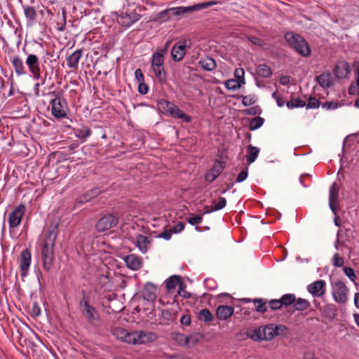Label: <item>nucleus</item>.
<instances>
[{
  "mask_svg": "<svg viewBox=\"0 0 359 359\" xmlns=\"http://www.w3.org/2000/svg\"><path fill=\"white\" fill-rule=\"evenodd\" d=\"M82 50L78 49L73 52L69 57H67V66L72 71H76L78 69V64L82 56Z\"/></svg>",
  "mask_w": 359,
  "mask_h": 359,
  "instance_id": "18",
  "label": "nucleus"
},
{
  "mask_svg": "<svg viewBox=\"0 0 359 359\" xmlns=\"http://www.w3.org/2000/svg\"><path fill=\"white\" fill-rule=\"evenodd\" d=\"M285 39L292 48L303 57H309L311 55V49L307 41L300 35L293 32L285 34Z\"/></svg>",
  "mask_w": 359,
  "mask_h": 359,
  "instance_id": "4",
  "label": "nucleus"
},
{
  "mask_svg": "<svg viewBox=\"0 0 359 359\" xmlns=\"http://www.w3.org/2000/svg\"><path fill=\"white\" fill-rule=\"evenodd\" d=\"M271 310L275 311L281 309L282 304L280 299H271L267 302Z\"/></svg>",
  "mask_w": 359,
  "mask_h": 359,
  "instance_id": "51",
  "label": "nucleus"
},
{
  "mask_svg": "<svg viewBox=\"0 0 359 359\" xmlns=\"http://www.w3.org/2000/svg\"><path fill=\"white\" fill-rule=\"evenodd\" d=\"M244 113L248 115H259L262 113V110L259 106H255L244 110Z\"/></svg>",
  "mask_w": 359,
  "mask_h": 359,
  "instance_id": "55",
  "label": "nucleus"
},
{
  "mask_svg": "<svg viewBox=\"0 0 359 359\" xmlns=\"http://www.w3.org/2000/svg\"><path fill=\"white\" fill-rule=\"evenodd\" d=\"M173 339L180 344L187 345V336L183 334L176 333L174 334Z\"/></svg>",
  "mask_w": 359,
  "mask_h": 359,
  "instance_id": "52",
  "label": "nucleus"
},
{
  "mask_svg": "<svg viewBox=\"0 0 359 359\" xmlns=\"http://www.w3.org/2000/svg\"><path fill=\"white\" fill-rule=\"evenodd\" d=\"M316 80L319 85L323 88H329L333 85V81L330 73H323L316 76Z\"/></svg>",
  "mask_w": 359,
  "mask_h": 359,
  "instance_id": "29",
  "label": "nucleus"
},
{
  "mask_svg": "<svg viewBox=\"0 0 359 359\" xmlns=\"http://www.w3.org/2000/svg\"><path fill=\"white\" fill-rule=\"evenodd\" d=\"M26 208L23 204L17 206L8 215L9 226L14 229L19 226L25 214Z\"/></svg>",
  "mask_w": 359,
  "mask_h": 359,
  "instance_id": "10",
  "label": "nucleus"
},
{
  "mask_svg": "<svg viewBox=\"0 0 359 359\" xmlns=\"http://www.w3.org/2000/svg\"><path fill=\"white\" fill-rule=\"evenodd\" d=\"M25 15L26 18L30 20H34L36 19V13L35 9L32 6L25 7L24 9Z\"/></svg>",
  "mask_w": 359,
  "mask_h": 359,
  "instance_id": "45",
  "label": "nucleus"
},
{
  "mask_svg": "<svg viewBox=\"0 0 359 359\" xmlns=\"http://www.w3.org/2000/svg\"><path fill=\"white\" fill-rule=\"evenodd\" d=\"M350 67L346 61L338 62L334 67V74L337 79H344L350 73Z\"/></svg>",
  "mask_w": 359,
  "mask_h": 359,
  "instance_id": "17",
  "label": "nucleus"
},
{
  "mask_svg": "<svg viewBox=\"0 0 359 359\" xmlns=\"http://www.w3.org/2000/svg\"><path fill=\"white\" fill-rule=\"evenodd\" d=\"M236 338L237 340H243L250 338V332L247 330H241L236 334Z\"/></svg>",
  "mask_w": 359,
  "mask_h": 359,
  "instance_id": "58",
  "label": "nucleus"
},
{
  "mask_svg": "<svg viewBox=\"0 0 359 359\" xmlns=\"http://www.w3.org/2000/svg\"><path fill=\"white\" fill-rule=\"evenodd\" d=\"M294 304V310L296 311H303L310 306V302L308 300L302 298H298L297 299L295 300V302Z\"/></svg>",
  "mask_w": 359,
  "mask_h": 359,
  "instance_id": "36",
  "label": "nucleus"
},
{
  "mask_svg": "<svg viewBox=\"0 0 359 359\" xmlns=\"http://www.w3.org/2000/svg\"><path fill=\"white\" fill-rule=\"evenodd\" d=\"M149 90L148 86L144 82L139 83L138 92L141 95H145L147 93Z\"/></svg>",
  "mask_w": 359,
  "mask_h": 359,
  "instance_id": "60",
  "label": "nucleus"
},
{
  "mask_svg": "<svg viewBox=\"0 0 359 359\" xmlns=\"http://www.w3.org/2000/svg\"><path fill=\"white\" fill-rule=\"evenodd\" d=\"M256 72L259 76L264 78H269L272 74V70L265 64L258 65Z\"/></svg>",
  "mask_w": 359,
  "mask_h": 359,
  "instance_id": "34",
  "label": "nucleus"
},
{
  "mask_svg": "<svg viewBox=\"0 0 359 359\" xmlns=\"http://www.w3.org/2000/svg\"><path fill=\"white\" fill-rule=\"evenodd\" d=\"M338 196H339V187H337L336 183H334L331 186L330 189V198H329L330 208L334 212H335V211L337 210L335 203L338 201Z\"/></svg>",
  "mask_w": 359,
  "mask_h": 359,
  "instance_id": "25",
  "label": "nucleus"
},
{
  "mask_svg": "<svg viewBox=\"0 0 359 359\" xmlns=\"http://www.w3.org/2000/svg\"><path fill=\"white\" fill-rule=\"evenodd\" d=\"M100 194L99 189H93L83 195V200L82 201L87 202L90 199L97 196Z\"/></svg>",
  "mask_w": 359,
  "mask_h": 359,
  "instance_id": "42",
  "label": "nucleus"
},
{
  "mask_svg": "<svg viewBox=\"0 0 359 359\" xmlns=\"http://www.w3.org/2000/svg\"><path fill=\"white\" fill-rule=\"evenodd\" d=\"M247 151L248 154L246 156V160L248 163L250 164L256 160L259 152V149L257 147H254L250 144L247 148Z\"/></svg>",
  "mask_w": 359,
  "mask_h": 359,
  "instance_id": "32",
  "label": "nucleus"
},
{
  "mask_svg": "<svg viewBox=\"0 0 359 359\" xmlns=\"http://www.w3.org/2000/svg\"><path fill=\"white\" fill-rule=\"evenodd\" d=\"M198 64L203 69L209 72L214 70L217 67V63L215 60L208 56L201 58Z\"/></svg>",
  "mask_w": 359,
  "mask_h": 359,
  "instance_id": "27",
  "label": "nucleus"
},
{
  "mask_svg": "<svg viewBox=\"0 0 359 359\" xmlns=\"http://www.w3.org/2000/svg\"><path fill=\"white\" fill-rule=\"evenodd\" d=\"M187 53V44L185 41L177 42L171 50L172 58L175 62L181 61Z\"/></svg>",
  "mask_w": 359,
  "mask_h": 359,
  "instance_id": "14",
  "label": "nucleus"
},
{
  "mask_svg": "<svg viewBox=\"0 0 359 359\" xmlns=\"http://www.w3.org/2000/svg\"><path fill=\"white\" fill-rule=\"evenodd\" d=\"M203 220L202 215H195L192 213L190 214V216L187 218V221L191 225H196L200 224Z\"/></svg>",
  "mask_w": 359,
  "mask_h": 359,
  "instance_id": "47",
  "label": "nucleus"
},
{
  "mask_svg": "<svg viewBox=\"0 0 359 359\" xmlns=\"http://www.w3.org/2000/svg\"><path fill=\"white\" fill-rule=\"evenodd\" d=\"M11 63L18 76L24 75L26 74L23 61L19 56H13L11 59Z\"/></svg>",
  "mask_w": 359,
  "mask_h": 359,
  "instance_id": "28",
  "label": "nucleus"
},
{
  "mask_svg": "<svg viewBox=\"0 0 359 359\" xmlns=\"http://www.w3.org/2000/svg\"><path fill=\"white\" fill-rule=\"evenodd\" d=\"M338 105L339 104L337 102H334L332 101V102H325L322 104V107L327 110L335 109L337 108Z\"/></svg>",
  "mask_w": 359,
  "mask_h": 359,
  "instance_id": "59",
  "label": "nucleus"
},
{
  "mask_svg": "<svg viewBox=\"0 0 359 359\" xmlns=\"http://www.w3.org/2000/svg\"><path fill=\"white\" fill-rule=\"evenodd\" d=\"M344 273L352 280L354 281L356 279L354 270L351 267L345 266L343 268Z\"/></svg>",
  "mask_w": 359,
  "mask_h": 359,
  "instance_id": "56",
  "label": "nucleus"
},
{
  "mask_svg": "<svg viewBox=\"0 0 359 359\" xmlns=\"http://www.w3.org/2000/svg\"><path fill=\"white\" fill-rule=\"evenodd\" d=\"M250 338L252 339L255 341L264 339L262 330H261L260 327L258 329L254 330L252 332V334L250 333Z\"/></svg>",
  "mask_w": 359,
  "mask_h": 359,
  "instance_id": "53",
  "label": "nucleus"
},
{
  "mask_svg": "<svg viewBox=\"0 0 359 359\" xmlns=\"http://www.w3.org/2000/svg\"><path fill=\"white\" fill-rule=\"evenodd\" d=\"M234 311L231 306L220 305L216 309V316L219 320H226L230 318Z\"/></svg>",
  "mask_w": 359,
  "mask_h": 359,
  "instance_id": "19",
  "label": "nucleus"
},
{
  "mask_svg": "<svg viewBox=\"0 0 359 359\" xmlns=\"http://www.w3.org/2000/svg\"><path fill=\"white\" fill-rule=\"evenodd\" d=\"M248 177V169L243 170L241 171L236 178V182H241L244 181Z\"/></svg>",
  "mask_w": 359,
  "mask_h": 359,
  "instance_id": "64",
  "label": "nucleus"
},
{
  "mask_svg": "<svg viewBox=\"0 0 359 359\" xmlns=\"http://www.w3.org/2000/svg\"><path fill=\"white\" fill-rule=\"evenodd\" d=\"M64 94L65 93L62 89H57L48 93V95L53 97L50 101L51 113L57 119L67 117L69 108Z\"/></svg>",
  "mask_w": 359,
  "mask_h": 359,
  "instance_id": "2",
  "label": "nucleus"
},
{
  "mask_svg": "<svg viewBox=\"0 0 359 359\" xmlns=\"http://www.w3.org/2000/svg\"><path fill=\"white\" fill-rule=\"evenodd\" d=\"M29 71L34 79H39L41 77V68L39 57L34 54L27 55L26 62Z\"/></svg>",
  "mask_w": 359,
  "mask_h": 359,
  "instance_id": "9",
  "label": "nucleus"
},
{
  "mask_svg": "<svg viewBox=\"0 0 359 359\" xmlns=\"http://www.w3.org/2000/svg\"><path fill=\"white\" fill-rule=\"evenodd\" d=\"M280 299L283 306H288L295 302L296 297L293 294H286L283 295Z\"/></svg>",
  "mask_w": 359,
  "mask_h": 359,
  "instance_id": "37",
  "label": "nucleus"
},
{
  "mask_svg": "<svg viewBox=\"0 0 359 359\" xmlns=\"http://www.w3.org/2000/svg\"><path fill=\"white\" fill-rule=\"evenodd\" d=\"M124 261L126 266L133 271L139 270L142 266V259L134 254L127 255L124 258Z\"/></svg>",
  "mask_w": 359,
  "mask_h": 359,
  "instance_id": "20",
  "label": "nucleus"
},
{
  "mask_svg": "<svg viewBox=\"0 0 359 359\" xmlns=\"http://www.w3.org/2000/svg\"><path fill=\"white\" fill-rule=\"evenodd\" d=\"M158 110L163 114L171 116L174 118H180L186 123H189L191 121V117L187 115L184 111L178 108L174 103L169 102L166 100L161 99L157 102Z\"/></svg>",
  "mask_w": 359,
  "mask_h": 359,
  "instance_id": "3",
  "label": "nucleus"
},
{
  "mask_svg": "<svg viewBox=\"0 0 359 359\" xmlns=\"http://www.w3.org/2000/svg\"><path fill=\"white\" fill-rule=\"evenodd\" d=\"M278 326L273 324L268 325L262 329L263 339L266 341L271 340L278 334Z\"/></svg>",
  "mask_w": 359,
  "mask_h": 359,
  "instance_id": "24",
  "label": "nucleus"
},
{
  "mask_svg": "<svg viewBox=\"0 0 359 359\" xmlns=\"http://www.w3.org/2000/svg\"><path fill=\"white\" fill-rule=\"evenodd\" d=\"M325 281L318 280L307 286L308 292L313 297H321L325 293Z\"/></svg>",
  "mask_w": 359,
  "mask_h": 359,
  "instance_id": "13",
  "label": "nucleus"
},
{
  "mask_svg": "<svg viewBox=\"0 0 359 359\" xmlns=\"http://www.w3.org/2000/svg\"><path fill=\"white\" fill-rule=\"evenodd\" d=\"M215 2L210 1L208 3L198 4L191 6L188 7H177L171 8L170 11L172 12L174 15H183L186 13L192 12L194 11H198L203 8H206L208 6L214 4Z\"/></svg>",
  "mask_w": 359,
  "mask_h": 359,
  "instance_id": "12",
  "label": "nucleus"
},
{
  "mask_svg": "<svg viewBox=\"0 0 359 359\" xmlns=\"http://www.w3.org/2000/svg\"><path fill=\"white\" fill-rule=\"evenodd\" d=\"M224 162L217 160L212 168H211L205 176V179L208 182H212L222 172L224 165Z\"/></svg>",
  "mask_w": 359,
  "mask_h": 359,
  "instance_id": "16",
  "label": "nucleus"
},
{
  "mask_svg": "<svg viewBox=\"0 0 359 359\" xmlns=\"http://www.w3.org/2000/svg\"><path fill=\"white\" fill-rule=\"evenodd\" d=\"M31 252L28 248L24 250L20 254V268L22 277L27 275L31 263Z\"/></svg>",
  "mask_w": 359,
  "mask_h": 359,
  "instance_id": "15",
  "label": "nucleus"
},
{
  "mask_svg": "<svg viewBox=\"0 0 359 359\" xmlns=\"http://www.w3.org/2000/svg\"><path fill=\"white\" fill-rule=\"evenodd\" d=\"M255 306V311L259 313H264L267 311V306L266 304L268 302L267 299L259 298V299H255L252 300Z\"/></svg>",
  "mask_w": 359,
  "mask_h": 359,
  "instance_id": "33",
  "label": "nucleus"
},
{
  "mask_svg": "<svg viewBox=\"0 0 359 359\" xmlns=\"http://www.w3.org/2000/svg\"><path fill=\"white\" fill-rule=\"evenodd\" d=\"M79 309L81 311L83 316L87 321L94 325L95 322L100 319V316L97 310L88 303V298L86 297L85 292H83V297L79 302Z\"/></svg>",
  "mask_w": 359,
  "mask_h": 359,
  "instance_id": "6",
  "label": "nucleus"
},
{
  "mask_svg": "<svg viewBox=\"0 0 359 359\" xmlns=\"http://www.w3.org/2000/svg\"><path fill=\"white\" fill-rule=\"evenodd\" d=\"M272 97L276 100L278 107H283L284 105L285 102L276 91L272 94Z\"/></svg>",
  "mask_w": 359,
  "mask_h": 359,
  "instance_id": "63",
  "label": "nucleus"
},
{
  "mask_svg": "<svg viewBox=\"0 0 359 359\" xmlns=\"http://www.w3.org/2000/svg\"><path fill=\"white\" fill-rule=\"evenodd\" d=\"M348 288L341 280L335 281L332 285V296L336 302L346 304L348 300Z\"/></svg>",
  "mask_w": 359,
  "mask_h": 359,
  "instance_id": "7",
  "label": "nucleus"
},
{
  "mask_svg": "<svg viewBox=\"0 0 359 359\" xmlns=\"http://www.w3.org/2000/svg\"><path fill=\"white\" fill-rule=\"evenodd\" d=\"M321 312L323 317L329 320H332L336 316V306L334 304H327L322 308Z\"/></svg>",
  "mask_w": 359,
  "mask_h": 359,
  "instance_id": "30",
  "label": "nucleus"
},
{
  "mask_svg": "<svg viewBox=\"0 0 359 359\" xmlns=\"http://www.w3.org/2000/svg\"><path fill=\"white\" fill-rule=\"evenodd\" d=\"M137 344L153 342L157 339V335L148 331H137Z\"/></svg>",
  "mask_w": 359,
  "mask_h": 359,
  "instance_id": "21",
  "label": "nucleus"
},
{
  "mask_svg": "<svg viewBox=\"0 0 359 359\" xmlns=\"http://www.w3.org/2000/svg\"><path fill=\"white\" fill-rule=\"evenodd\" d=\"M135 79L137 80L138 83L144 81V74L140 69H137L135 72Z\"/></svg>",
  "mask_w": 359,
  "mask_h": 359,
  "instance_id": "62",
  "label": "nucleus"
},
{
  "mask_svg": "<svg viewBox=\"0 0 359 359\" xmlns=\"http://www.w3.org/2000/svg\"><path fill=\"white\" fill-rule=\"evenodd\" d=\"M177 285H179L178 294L184 298H189L191 297L189 292H184V294L181 292L183 287H185V285L180 276H172L166 280V288L168 290L175 288Z\"/></svg>",
  "mask_w": 359,
  "mask_h": 359,
  "instance_id": "11",
  "label": "nucleus"
},
{
  "mask_svg": "<svg viewBox=\"0 0 359 359\" xmlns=\"http://www.w3.org/2000/svg\"><path fill=\"white\" fill-rule=\"evenodd\" d=\"M58 222H52L47 228L40 244L43 269L46 272H49L53 265L55 240L58 234Z\"/></svg>",
  "mask_w": 359,
  "mask_h": 359,
  "instance_id": "1",
  "label": "nucleus"
},
{
  "mask_svg": "<svg viewBox=\"0 0 359 359\" xmlns=\"http://www.w3.org/2000/svg\"><path fill=\"white\" fill-rule=\"evenodd\" d=\"M30 314L32 317H38L41 314V309L36 302L32 304Z\"/></svg>",
  "mask_w": 359,
  "mask_h": 359,
  "instance_id": "57",
  "label": "nucleus"
},
{
  "mask_svg": "<svg viewBox=\"0 0 359 359\" xmlns=\"http://www.w3.org/2000/svg\"><path fill=\"white\" fill-rule=\"evenodd\" d=\"M91 130L85 126H81L74 128V133L76 137L85 141L91 135Z\"/></svg>",
  "mask_w": 359,
  "mask_h": 359,
  "instance_id": "31",
  "label": "nucleus"
},
{
  "mask_svg": "<svg viewBox=\"0 0 359 359\" xmlns=\"http://www.w3.org/2000/svg\"><path fill=\"white\" fill-rule=\"evenodd\" d=\"M140 15L135 13H125L119 18V22L125 27H129L140 19Z\"/></svg>",
  "mask_w": 359,
  "mask_h": 359,
  "instance_id": "22",
  "label": "nucleus"
},
{
  "mask_svg": "<svg viewBox=\"0 0 359 359\" xmlns=\"http://www.w3.org/2000/svg\"><path fill=\"white\" fill-rule=\"evenodd\" d=\"M198 319L205 323L212 320L213 315L208 309H203L198 313Z\"/></svg>",
  "mask_w": 359,
  "mask_h": 359,
  "instance_id": "38",
  "label": "nucleus"
},
{
  "mask_svg": "<svg viewBox=\"0 0 359 359\" xmlns=\"http://www.w3.org/2000/svg\"><path fill=\"white\" fill-rule=\"evenodd\" d=\"M344 259L339 254L334 255L332 258V264L334 266L341 267L344 265Z\"/></svg>",
  "mask_w": 359,
  "mask_h": 359,
  "instance_id": "54",
  "label": "nucleus"
},
{
  "mask_svg": "<svg viewBox=\"0 0 359 359\" xmlns=\"http://www.w3.org/2000/svg\"><path fill=\"white\" fill-rule=\"evenodd\" d=\"M164 58L163 53L156 52L151 60V69L155 75L156 79L161 83L166 82V74L163 65Z\"/></svg>",
  "mask_w": 359,
  "mask_h": 359,
  "instance_id": "5",
  "label": "nucleus"
},
{
  "mask_svg": "<svg viewBox=\"0 0 359 359\" xmlns=\"http://www.w3.org/2000/svg\"><path fill=\"white\" fill-rule=\"evenodd\" d=\"M137 331L134 332H128V334L126 335V337L123 340L124 342L128 343L129 344H137Z\"/></svg>",
  "mask_w": 359,
  "mask_h": 359,
  "instance_id": "41",
  "label": "nucleus"
},
{
  "mask_svg": "<svg viewBox=\"0 0 359 359\" xmlns=\"http://www.w3.org/2000/svg\"><path fill=\"white\" fill-rule=\"evenodd\" d=\"M225 86L229 90H236L240 88V85L236 79H228L225 82Z\"/></svg>",
  "mask_w": 359,
  "mask_h": 359,
  "instance_id": "48",
  "label": "nucleus"
},
{
  "mask_svg": "<svg viewBox=\"0 0 359 359\" xmlns=\"http://www.w3.org/2000/svg\"><path fill=\"white\" fill-rule=\"evenodd\" d=\"M264 122V119L262 117L257 116L253 118L250 121L249 129L250 130H255L260 128Z\"/></svg>",
  "mask_w": 359,
  "mask_h": 359,
  "instance_id": "39",
  "label": "nucleus"
},
{
  "mask_svg": "<svg viewBox=\"0 0 359 359\" xmlns=\"http://www.w3.org/2000/svg\"><path fill=\"white\" fill-rule=\"evenodd\" d=\"M156 287L151 283H147L142 291V297L145 300L154 302L156 298Z\"/></svg>",
  "mask_w": 359,
  "mask_h": 359,
  "instance_id": "23",
  "label": "nucleus"
},
{
  "mask_svg": "<svg viewBox=\"0 0 359 359\" xmlns=\"http://www.w3.org/2000/svg\"><path fill=\"white\" fill-rule=\"evenodd\" d=\"M320 104V102L318 99H316V97H310L309 99V102L307 104L306 103L305 107L307 109H314V108L319 107Z\"/></svg>",
  "mask_w": 359,
  "mask_h": 359,
  "instance_id": "49",
  "label": "nucleus"
},
{
  "mask_svg": "<svg viewBox=\"0 0 359 359\" xmlns=\"http://www.w3.org/2000/svg\"><path fill=\"white\" fill-rule=\"evenodd\" d=\"M203 339V335L199 333H194L187 336V345L194 346Z\"/></svg>",
  "mask_w": 359,
  "mask_h": 359,
  "instance_id": "40",
  "label": "nucleus"
},
{
  "mask_svg": "<svg viewBox=\"0 0 359 359\" xmlns=\"http://www.w3.org/2000/svg\"><path fill=\"white\" fill-rule=\"evenodd\" d=\"M118 218L116 215L107 214L101 217L95 224V229L98 232H104L117 225Z\"/></svg>",
  "mask_w": 359,
  "mask_h": 359,
  "instance_id": "8",
  "label": "nucleus"
},
{
  "mask_svg": "<svg viewBox=\"0 0 359 359\" xmlns=\"http://www.w3.org/2000/svg\"><path fill=\"white\" fill-rule=\"evenodd\" d=\"M248 39L252 43H253L254 45H256L259 47H264L266 45V43L264 42V40H262L257 36H248Z\"/></svg>",
  "mask_w": 359,
  "mask_h": 359,
  "instance_id": "50",
  "label": "nucleus"
},
{
  "mask_svg": "<svg viewBox=\"0 0 359 359\" xmlns=\"http://www.w3.org/2000/svg\"><path fill=\"white\" fill-rule=\"evenodd\" d=\"M239 98L242 99V104L244 106H250L256 102L257 99L255 95H240Z\"/></svg>",
  "mask_w": 359,
  "mask_h": 359,
  "instance_id": "43",
  "label": "nucleus"
},
{
  "mask_svg": "<svg viewBox=\"0 0 359 359\" xmlns=\"http://www.w3.org/2000/svg\"><path fill=\"white\" fill-rule=\"evenodd\" d=\"M305 105L306 102L299 97L294 98V97H291V100L286 102V106L289 109L304 107Z\"/></svg>",
  "mask_w": 359,
  "mask_h": 359,
  "instance_id": "35",
  "label": "nucleus"
},
{
  "mask_svg": "<svg viewBox=\"0 0 359 359\" xmlns=\"http://www.w3.org/2000/svg\"><path fill=\"white\" fill-rule=\"evenodd\" d=\"M173 231L171 229H165L163 232L159 234L158 237L163 238L165 240H169L171 238Z\"/></svg>",
  "mask_w": 359,
  "mask_h": 359,
  "instance_id": "61",
  "label": "nucleus"
},
{
  "mask_svg": "<svg viewBox=\"0 0 359 359\" xmlns=\"http://www.w3.org/2000/svg\"><path fill=\"white\" fill-rule=\"evenodd\" d=\"M113 334L114 336H116L118 339H121L123 341L126 335L128 334V331L122 327H116L113 330Z\"/></svg>",
  "mask_w": 359,
  "mask_h": 359,
  "instance_id": "46",
  "label": "nucleus"
},
{
  "mask_svg": "<svg viewBox=\"0 0 359 359\" xmlns=\"http://www.w3.org/2000/svg\"><path fill=\"white\" fill-rule=\"evenodd\" d=\"M152 239L148 236L139 234L136 237L137 246L139 249L145 252L151 245Z\"/></svg>",
  "mask_w": 359,
  "mask_h": 359,
  "instance_id": "26",
  "label": "nucleus"
},
{
  "mask_svg": "<svg viewBox=\"0 0 359 359\" xmlns=\"http://www.w3.org/2000/svg\"><path fill=\"white\" fill-rule=\"evenodd\" d=\"M226 203V199L224 198L220 197L219 198L218 203L215 206H213V208H211L210 210L205 211V213H210L214 211L222 210L225 207Z\"/></svg>",
  "mask_w": 359,
  "mask_h": 359,
  "instance_id": "44",
  "label": "nucleus"
}]
</instances>
